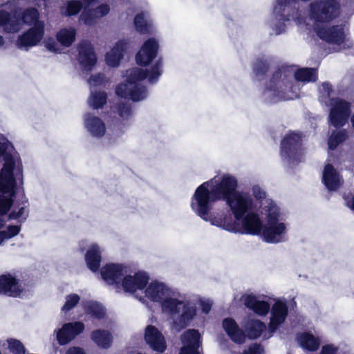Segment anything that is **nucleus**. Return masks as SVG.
<instances>
[{
  "mask_svg": "<svg viewBox=\"0 0 354 354\" xmlns=\"http://www.w3.org/2000/svg\"><path fill=\"white\" fill-rule=\"evenodd\" d=\"M236 177L220 173L198 186L190 201L196 215L212 225L236 234L239 230L235 219L241 192H236Z\"/></svg>",
  "mask_w": 354,
  "mask_h": 354,
  "instance_id": "1",
  "label": "nucleus"
},
{
  "mask_svg": "<svg viewBox=\"0 0 354 354\" xmlns=\"http://www.w3.org/2000/svg\"><path fill=\"white\" fill-rule=\"evenodd\" d=\"M252 197L241 192L236 218L239 231L236 234L260 236L268 243L286 241L288 224L280 208L265 190L255 185L252 187Z\"/></svg>",
  "mask_w": 354,
  "mask_h": 354,
  "instance_id": "2",
  "label": "nucleus"
},
{
  "mask_svg": "<svg viewBox=\"0 0 354 354\" xmlns=\"http://www.w3.org/2000/svg\"><path fill=\"white\" fill-rule=\"evenodd\" d=\"M277 1L274 0L268 22L270 34L279 35L287 30L286 23L293 21L301 34L310 35L314 31L322 40L335 44L338 50L345 48L348 39L342 26H329L328 23L339 16V4L335 0H315L308 5V17H304L299 10H292L286 15L284 5L276 11Z\"/></svg>",
  "mask_w": 354,
  "mask_h": 354,
  "instance_id": "3",
  "label": "nucleus"
},
{
  "mask_svg": "<svg viewBox=\"0 0 354 354\" xmlns=\"http://www.w3.org/2000/svg\"><path fill=\"white\" fill-rule=\"evenodd\" d=\"M3 167L0 172V246L16 237L21 232V223L29 215L28 201L11 207L15 195L17 181L24 183L23 166L19 153L3 135L0 134V158Z\"/></svg>",
  "mask_w": 354,
  "mask_h": 354,
  "instance_id": "4",
  "label": "nucleus"
},
{
  "mask_svg": "<svg viewBox=\"0 0 354 354\" xmlns=\"http://www.w3.org/2000/svg\"><path fill=\"white\" fill-rule=\"evenodd\" d=\"M142 297L143 304L151 301L160 305L162 313L170 317L171 328L176 331L187 327L196 315V307L164 282L148 283Z\"/></svg>",
  "mask_w": 354,
  "mask_h": 354,
  "instance_id": "5",
  "label": "nucleus"
},
{
  "mask_svg": "<svg viewBox=\"0 0 354 354\" xmlns=\"http://www.w3.org/2000/svg\"><path fill=\"white\" fill-rule=\"evenodd\" d=\"M163 72V62L158 59L149 69L140 67L129 68L122 73L123 81L115 88V95L121 98L137 102L148 95L147 88L142 83L147 79L149 84H156Z\"/></svg>",
  "mask_w": 354,
  "mask_h": 354,
  "instance_id": "6",
  "label": "nucleus"
},
{
  "mask_svg": "<svg viewBox=\"0 0 354 354\" xmlns=\"http://www.w3.org/2000/svg\"><path fill=\"white\" fill-rule=\"evenodd\" d=\"M292 71V69L280 70L272 75L264 92L266 97L270 98L272 102L297 98L300 88L298 85L290 84L288 77L292 74L300 82H315L317 79V72L313 68H301L294 72Z\"/></svg>",
  "mask_w": 354,
  "mask_h": 354,
  "instance_id": "7",
  "label": "nucleus"
},
{
  "mask_svg": "<svg viewBox=\"0 0 354 354\" xmlns=\"http://www.w3.org/2000/svg\"><path fill=\"white\" fill-rule=\"evenodd\" d=\"M39 24H46L45 21L40 19V14L35 8H28L24 10L20 15L17 12L10 14L3 9H0V28L6 33H16L22 28L25 24L37 26Z\"/></svg>",
  "mask_w": 354,
  "mask_h": 354,
  "instance_id": "8",
  "label": "nucleus"
},
{
  "mask_svg": "<svg viewBox=\"0 0 354 354\" xmlns=\"http://www.w3.org/2000/svg\"><path fill=\"white\" fill-rule=\"evenodd\" d=\"M149 281V276L146 272L139 270L132 272L130 270L128 274H126L122 278L120 288L124 292L131 294L140 301L144 299L142 295Z\"/></svg>",
  "mask_w": 354,
  "mask_h": 354,
  "instance_id": "9",
  "label": "nucleus"
},
{
  "mask_svg": "<svg viewBox=\"0 0 354 354\" xmlns=\"http://www.w3.org/2000/svg\"><path fill=\"white\" fill-rule=\"evenodd\" d=\"M99 270L102 279L106 285L120 288L122 278L130 270V266L125 263H109Z\"/></svg>",
  "mask_w": 354,
  "mask_h": 354,
  "instance_id": "10",
  "label": "nucleus"
},
{
  "mask_svg": "<svg viewBox=\"0 0 354 354\" xmlns=\"http://www.w3.org/2000/svg\"><path fill=\"white\" fill-rule=\"evenodd\" d=\"M328 120L335 127L344 126L351 115L350 104L345 100L337 97L330 100Z\"/></svg>",
  "mask_w": 354,
  "mask_h": 354,
  "instance_id": "11",
  "label": "nucleus"
},
{
  "mask_svg": "<svg viewBox=\"0 0 354 354\" xmlns=\"http://www.w3.org/2000/svg\"><path fill=\"white\" fill-rule=\"evenodd\" d=\"M46 24H39L37 26L30 27L26 31L20 35L16 41L18 48L28 50L38 46L45 35Z\"/></svg>",
  "mask_w": 354,
  "mask_h": 354,
  "instance_id": "12",
  "label": "nucleus"
},
{
  "mask_svg": "<svg viewBox=\"0 0 354 354\" xmlns=\"http://www.w3.org/2000/svg\"><path fill=\"white\" fill-rule=\"evenodd\" d=\"M159 50L158 40L154 37L146 39L136 55V62L141 66H149L157 57Z\"/></svg>",
  "mask_w": 354,
  "mask_h": 354,
  "instance_id": "13",
  "label": "nucleus"
},
{
  "mask_svg": "<svg viewBox=\"0 0 354 354\" xmlns=\"http://www.w3.org/2000/svg\"><path fill=\"white\" fill-rule=\"evenodd\" d=\"M301 138L297 133H288L281 142V156L288 161L296 160L301 153Z\"/></svg>",
  "mask_w": 354,
  "mask_h": 354,
  "instance_id": "14",
  "label": "nucleus"
},
{
  "mask_svg": "<svg viewBox=\"0 0 354 354\" xmlns=\"http://www.w3.org/2000/svg\"><path fill=\"white\" fill-rule=\"evenodd\" d=\"M84 328V324L82 322H69L63 324L61 328L55 330L59 344H67L82 333Z\"/></svg>",
  "mask_w": 354,
  "mask_h": 354,
  "instance_id": "15",
  "label": "nucleus"
},
{
  "mask_svg": "<svg viewBox=\"0 0 354 354\" xmlns=\"http://www.w3.org/2000/svg\"><path fill=\"white\" fill-rule=\"evenodd\" d=\"M128 42L120 39L112 44L105 54V62L109 67L118 68L127 53Z\"/></svg>",
  "mask_w": 354,
  "mask_h": 354,
  "instance_id": "16",
  "label": "nucleus"
},
{
  "mask_svg": "<svg viewBox=\"0 0 354 354\" xmlns=\"http://www.w3.org/2000/svg\"><path fill=\"white\" fill-rule=\"evenodd\" d=\"M23 292L19 280L11 274L0 276V294L9 297H20Z\"/></svg>",
  "mask_w": 354,
  "mask_h": 354,
  "instance_id": "17",
  "label": "nucleus"
},
{
  "mask_svg": "<svg viewBox=\"0 0 354 354\" xmlns=\"http://www.w3.org/2000/svg\"><path fill=\"white\" fill-rule=\"evenodd\" d=\"M144 339L147 344L153 351L162 353L166 349V341L161 332L154 326L145 328Z\"/></svg>",
  "mask_w": 354,
  "mask_h": 354,
  "instance_id": "18",
  "label": "nucleus"
},
{
  "mask_svg": "<svg viewBox=\"0 0 354 354\" xmlns=\"http://www.w3.org/2000/svg\"><path fill=\"white\" fill-rule=\"evenodd\" d=\"M270 310V321L268 327L270 331L274 333L284 322L288 315V310L286 302L281 299L277 300Z\"/></svg>",
  "mask_w": 354,
  "mask_h": 354,
  "instance_id": "19",
  "label": "nucleus"
},
{
  "mask_svg": "<svg viewBox=\"0 0 354 354\" xmlns=\"http://www.w3.org/2000/svg\"><path fill=\"white\" fill-rule=\"evenodd\" d=\"M241 301L246 308L253 311L259 316H266L270 310L268 302L260 299L252 294H244L241 297Z\"/></svg>",
  "mask_w": 354,
  "mask_h": 354,
  "instance_id": "20",
  "label": "nucleus"
},
{
  "mask_svg": "<svg viewBox=\"0 0 354 354\" xmlns=\"http://www.w3.org/2000/svg\"><path fill=\"white\" fill-rule=\"evenodd\" d=\"M84 126L86 131L93 137L101 138L106 133V126L103 120L90 113L84 115Z\"/></svg>",
  "mask_w": 354,
  "mask_h": 354,
  "instance_id": "21",
  "label": "nucleus"
},
{
  "mask_svg": "<svg viewBox=\"0 0 354 354\" xmlns=\"http://www.w3.org/2000/svg\"><path fill=\"white\" fill-rule=\"evenodd\" d=\"M78 62L84 71H91L97 62V57L91 44L83 42L78 47Z\"/></svg>",
  "mask_w": 354,
  "mask_h": 354,
  "instance_id": "22",
  "label": "nucleus"
},
{
  "mask_svg": "<svg viewBox=\"0 0 354 354\" xmlns=\"http://www.w3.org/2000/svg\"><path fill=\"white\" fill-rule=\"evenodd\" d=\"M102 251V248L95 243H91L87 247L84 259L87 268L93 272L100 270Z\"/></svg>",
  "mask_w": 354,
  "mask_h": 354,
  "instance_id": "23",
  "label": "nucleus"
},
{
  "mask_svg": "<svg viewBox=\"0 0 354 354\" xmlns=\"http://www.w3.org/2000/svg\"><path fill=\"white\" fill-rule=\"evenodd\" d=\"M134 27L140 34H152L156 32V26L147 10L138 12L133 20Z\"/></svg>",
  "mask_w": 354,
  "mask_h": 354,
  "instance_id": "24",
  "label": "nucleus"
},
{
  "mask_svg": "<svg viewBox=\"0 0 354 354\" xmlns=\"http://www.w3.org/2000/svg\"><path fill=\"white\" fill-rule=\"evenodd\" d=\"M242 327L246 338L250 339L260 337L266 329V325L264 322L254 317L245 318L242 322Z\"/></svg>",
  "mask_w": 354,
  "mask_h": 354,
  "instance_id": "25",
  "label": "nucleus"
},
{
  "mask_svg": "<svg viewBox=\"0 0 354 354\" xmlns=\"http://www.w3.org/2000/svg\"><path fill=\"white\" fill-rule=\"evenodd\" d=\"M222 326L230 337V339L236 344H243L245 342L246 336L243 330L232 318H225L223 319Z\"/></svg>",
  "mask_w": 354,
  "mask_h": 354,
  "instance_id": "26",
  "label": "nucleus"
},
{
  "mask_svg": "<svg viewBox=\"0 0 354 354\" xmlns=\"http://www.w3.org/2000/svg\"><path fill=\"white\" fill-rule=\"evenodd\" d=\"M323 182L330 191L337 190L342 185V178L337 170L330 164H326L323 171Z\"/></svg>",
  "mask_w": 354,
  "mask_h": 354,
  "instance_id": "27",
  "label": "nucleus"
},
{
  "mask_svg": "<svg viewBox=\"0 0 354 354\" xmlns=\"http://www.w3.org/2000/svg\"><path fill=\"white\" fill-rule=\"evenodd\" d=\"M297 340L299 346L305 351H315L320 346V339L309 332H302L297 335Z\"/></svg>",
  "mask_w": 354,
  "mask_h": 354,
  "instance_id": "28",
  "label": "nucleus"
},
{
  "mask_svg": "<svg viewBox=\"0 0 354 354\" xmlns=\"http://www.w3.org/2000/svg\"><path fill=\"white\" fill-rule=\"evenodd\" d=\"M77 31L74 27L60 28L55 35L56 40L63 48H69L75 42Z\"/></svg>",
  "mask_w": 354,
  "mask_h": 354,
  "instance_id": "29",
  "label": "nucleus"
},
{
  "mask_svg": "<svg viewBox=\"0 0 354 354\" xmlns=\"http://www.w3.org/2000/svg\"><path fill=\"white\" fill-rule=\"evenodd\" d=\"M91 340L97 346L103 349L109 348L113 343V336L110 331L103 329H97L91 334Z\"/></svg>",
  "mask_w": 354,
  "mask_h": 354,
  "instance_id": "30",
  "label": "nucleus"
},
{
  "mask_svg": "<svg viewBox=\"0 0 354 354\" xmlns=\"http://www.w3.org/2000/svg\"><path fill=\"white\" fill-rule=\"evenodd\" d=\"M182 346H200L201 335L197 330L188 329L180 336Z\"/></svg>",
  "mask_w": 354,
  "mask_h": 354,
  "instance_id": "31",
  "label": "nucleus"
},
{
  "mask_svg": "<svg viewBox=\"0 0 354 354\" xmlns=\"http://www.w3.org/2000/svg\"><path fill=\"white\" fill-rule=\"evenodd\" d=\"M85 312L91 316L100 319L105 315V309L102 304L93 301H88L83 303Z\"/></svg>",
  "mask_w": 354,
  "mask_h": 354,
  "instance_id": "32",
  "label": "nucleus"
},
{
  "mask_svg": "<svg viewBox=\"0 0 354 354\" xmlns=\"http://www.w3.org/2000/svg\"><path fill=\"white\" fill-rule=\"evenodd\" d=\"M107 100L106 93L104 91H91V95L88 99L89 106L94 109L102 108Z\"/></svg>",
  "mask_w": 354,
  "mask_h": 354,
  "instance_id": "33",
  "label": "nucleus"
},
{
  "mask_svg": "<svg viewBox=\"0 0 354 354\" xmlns=\"http://www.w3.org/2000/svg\"><path fill=\"white\" fill-rule=\"evenodd\" d=\"M46 0H9L5 4L4 6L8 8L14 12H17V10L22 8L29 4H34L39 6L41 1H46Z\"/></svg>",
  "mask_w": 354,
  "mask_h": 354,
  "instance_id": "34",
  "label": "nucleus"
},
{
  "mask_svg": "<svg viewBox=\"0 0 354 354\" xmlns=\"http://www.w3.org/2000/svg\"><path fill=\"white\" fill-rule=\"evenodd\" d=\"M347 138V132L345 130L333 131L328 139V149L333 150L337 146L344 142Z\"/></svg>",
  "mask_w": 354,
  "mask_h": 354,
  "instance_id": "35",
  "label": "nucleus"
},
{
  "mask_svg": "<svg viewBox=\"0 0 354 354\" xmlns=\"http://www.w3.org/2000/svg\"><path fill=\"white\" fill-rule=\"evenodd\" d=\"M113 111L119 115L122 121H127L132 116V109L131 105L127 102H120L114 108Z\"/></svg>",
  "mask_w": 354,
  "mask_h": 354,
  "instance_id": "36",
  "label": "nucleus"
},
{
  "mask_svg": "<svg viewBox=\"0 0 354 354\" xmlns=\"http://www.w3.org/2000/svg\"><path fill=\"white\" fill-rule=\"evenodd\" d=\"M80 301V297L76 293H71L65 297V301L61 308L62 313H66L73 309Z\"/></svg>",
  "mask_w": 354,
  "mask_h": 354,
  "instance_id": "37",
  "label": "nucleus"
},
{
  "mask_svg": "<svg viewBox=\"0 0 354 354\" xmlns=\"http://www.w3.org/2000/svg\"><path fill=\"white\" fill-rule=\"evenodd\" d=\"M319 101L328 105L330 100L333 98L332 97L333 91L330 85L328 83H323L319 88Z\"/></svg>",
  "mask_w": 354,
  "mask_h": 354,
  "instance_id": "38",
  "label": "nucleus"
},
{
  "mask_svg": "<svg viewBox=\"0 0 354 354\" xmlns=\"http://www.w3.org/2000/svg\"><path fill=\"white\" fill-rule=\"evenodd\" d=\"M98 19L100 18L97 17L95 11L89 9V7L84 9L80 17V20L88 26L95 24Z\"/></svg>",
  "mask_w": 354,
  "mask_h": 354,
  "instance_id": "39",
  "label": "nucleus"
},
{
  "mask_svg": "<svg viewBox=\"0 0 354 354\" xmlns=\"http://www.w3.org/2000/svg\"><path fill=\"white\" fill-rule=\"evenodd\" d=\"M8 349L12 354H25L26 350L23 344L16 339H8Z\"/></svg>",
  "mask_w": 354,
  "mask_h": 354,
  "instance_id": "40",
  "label": "nucleus"
},
{
  "mask_svg": "<svg viewBox=\"0 0 354 354\" xmlns=\"http://www.w3.org/2000/svg\"><path fill=\"white\" fill-rule=\"evenodd\" d=\"M44 46L47 50L51 53L57 54L62 53L61 46L53 37L46 39L44 41Z\"/></svg>",
  "mask_w": 354,
  "mask_h": 354,
  "instance_id": "41",
  "label": "nucleus"
},
{
  "mask_svg": "<svg viewBox=\"0 0 354 354\" xmlns=\"http://www.w3.org/2000/svg\"><path fill=\"white\" fill-rule=\"evenodd\" d=\"M107 81L106 77L102 73L92 75L88 80V83L91 87H95L103 85Z\"/></svg>",
  "mask_w": 354,
  "mask_h": 354,
  "instance_id": "42",
  "label": "nucleus"
},
{
  "mask_svg": "<svg viewBox=\"0 0 354 354\" xmlns=\"http://www.w3.org/2000/svg\"><path fill=\"white\" fill-rule=\"evenodd\" d=\"M189 301L195 307H196V306H195V304L194 303V301H198L200 303V304H201L202 311L205 314L209 313V312L211 310L212 306V302L209 299L201 298V297H197L194 300H193V301H190V300H189Z\"/></svg>",
  "mask_w": 354,
  "mask_h": 354,
  "instance_id": "43",
  "label": "nucleus"
},
{
  "mask_svg": "<svg viewBox=\"0 0 354 354\" xmlns=\"http://www.w3.org/2000/svg\"><path fill=\"white\" fill-rule=\"evenodd\" d=\"M93 10L95 11L97 17L101 18L109 12L110 8L107 4H102Z\"/></svg>",
  "mask_w": 354,
  "mask_h": 354,
  "instance_id": "44",
  "label": "nucleus"
},
{
  "mask_svg": "<svg viewBox=\"0 0 354 354\" xmlns=\"http://www.w3.org/2000/svg\"><path fill=\"white\" fill-rule=\"evenodd\" d=\"M180 354H201L200 346H182Z\"/></svg>",
  "mask_w": 354,
  "mask_h": 354,
  "instance_id": "45",
  "label": "nucleus"
},
{
  "mask_svg": "<svg viewBox=\"0 0 354 354\" xmlns=\"http://www.w3.org/2000/svg\"><path fill=\"white\" fill-rule=\"evenodd\" d=\"M319 354H338V348L333 344L322 346Z\"/></svg>",
  "mask_w": 354,
  "mask_h": 354,
  "instance_id": "46",
  "label": "nucleus"
},
{
  "mask_svg": "<svg viewBox=\"0 0 354 354\" xmlns=\"http://www.w3.org/2000/svg\"><path fill=\"white\" fill-rule=\"evenodd\" d=\"M65 354H86L84 349L79 346L69 347Z\"/></svg>",
  "mask_w": 354,
  "mask_h": 354,
  "instance_id": "47",
  "label": "nucleus"
},
{
  "mask_svg": "<svg viewBox=\"0 0 354 354\" xmlns=\"http://www.w3.org/2000/svg\"><path fill=\"white\" fill-rule=\"evenodd\" d=\"M347 206L354 211V196L346 201Z\"/></svg>",
  "mask_w": 354,
  "mask_h": 354,
  "instance_id": "48",
  "label": "nucleus"
},
{
  "mask_svg": "<svg viewBox=\"0 0 354 354\" xmlns=\"http://www.w3.org/2000/svg\"><path fill=\"white\" fill-rule=\"evenodd\" d=\"M6 41L2 35H0V49L4 46Z\"/></svg>",
  "mask_w": 354,
  "mask_h": 354,
  "instance_id": "49",
  "label": "nucleus"
},
{
  "mask_svg": "<svg viewBox=\"0 0 354 354\" xmlns=\"http://www.w3.org/2000/svg\"><path fill=\"white\" fill-rule=\"evenodd\" d=\"M86 245V241H82L80 243V250L83 251L84 250V245Z\"/></svg>",
  "mask_w": 354,
  "mask_h": 354,
  "instance_id": "50",
  "label": "nucleus"
},
{
  "mask_svg": "<svg viewBox=\"0 0 354 354\" xmlns=\"http://www.w3.org/2000/svg\"><path fill=\"white\" fill-rule=\"evenodd\" d=\"M351 121L352 126L354 129V115L351 117Z\"/></svg>",
  "mask_w": 354,
  "mask_h": 354,
  "instance_id": "51",
  "label": "nucleus"
},
{
  "mask_svg": "<svg viewBox=\"0 0 354 354\" xmlns=\"http://www.w3.org/2000/svg\"><path fill=\"white\" fill-rule=\"evenodd\" d=\"M269 337H270V336H268V337H267L266 335H264V337H265V338H268Z\"/></svg>",
  "mask_w": 354,
  "mask_h": 354,
  "instance_id": "52",
  "label": "nucleus"
}]
</instances>
